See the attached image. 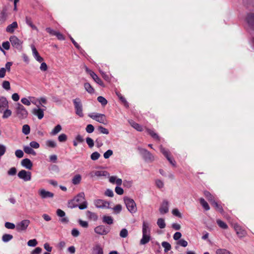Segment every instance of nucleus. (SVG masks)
Segmentation results:
<instances>
[{
	"mask_svg": "<svg viewBox=\"0 0 254 254\" xmlns=\"http://www.w3.org/2000/svg\"><path fill=\"white\" fill-rule=\"evenodd\" d=\"M204 194L210 203L212 201H215L214 196L208 191H204Z\"/></svg>",
	"mask_w": 254,
	"mask_h": 254,
	"instance_id": "nucleus-41",
	"label": "nucleus"
},
{
	"mask_svg": "<svg viewBox=\"0 0 254 254\" xmlns=\"http://www.w3.org/2000/svg\"><path fill=\"white\" fill-rule=\"evenodd\" d=\"M84 88L85 90L90 94H93L94 93L95 90L94 88L92 87L90 83L86 82L84 83Z\"/></svg>",
	"mask_w": 254,
	"mask_h": 254,
	"instance_id": "nucleus-34",
	"label": "nucleus"
},
{
	"mask_svg": "<svg viewBox=\"0 0 254 254\" xmlns=\"http://www.w3.org/2000/svg\"><path fill=\"white\" fill-rule=\"evenodd\" d=\"M100 157V153L96 151L92 153L90 156L91 159L93 161L98 160Z\"/></svg>",
	"mask_w": 254,
	"mask_h": 254,
	"instance_id": "nucleus-50",
	"label": "nucleus"
},
{
	"mask_svg": "<svg viewBox=\"0 0 254 254\" xmlns=\"http://www.w3.org/2000/svg\"><path fill=\"white\" fill-rule=\"evenodd\" d=\"M21 165L27 169L31 170L32 168L33 164L29 159L25 158L21 162Z\"/></svg>",
	"mask_w": 254,
	"mask_h": 254,
	"instance_id": "nucleus-21",
	"label": "nucleus"
},
{
	"mask_svg": "<svg viewBox=\"0 0 254 254\" xmlns=\"http://www.w3.org/2000/svg\"><path fill=\"white\" fill-rule=\"evenodd\" d=\"M24 151L28 154H32L33 155H36V152L33 149V148L30 146H24L23 147Z\"/></svg>",
	"mask_w": 254,
	"mask_h": 254,
	"instance_id": "nucleus-31",
	"label": "nucleus"
},
{
	"mask_svg": "<svg viewBox=\"0 0 254 254\" xmlns=\"http://www.w3.org/2000/svg\"><path fill=\"white\" fill-rule=\"evenodd\" d=\"M17 176L19 178L22 179L25 182L29 181L31 179V173L25 170L20 171Z\"/></svg>",
	"mask_w": 254,
	"mask_h": 254,
	"instance_id": "nucleus-10",
	"label": "nucleus"
},
{
	"mask_svg": "<svg viewBox=\"0 0 254 254\" xmlns=\"http://www.w3.org/2000/svg\"><path fill=\"white\" fill-rule=\"evenodd\" d=\"M211 204L221 213H222L223 212L224 210L222 208V206L219 204L216 201H215V200L212 201Z\"/></svg>",
	"mask_w": 254,
	"mask_h": 254,
	"instance_id": "nucleus-37",
	"label": "nucleus"
},
{
	"mask_svg": "<svg viewBox=\"0 0 254 254\" xmlns=\"http://www.w3.org/2000/svg\"><path fill=\"white\" fill-rule=\"evenodd\" d=\"M98 129L99 131L103 134H108L109 133V130L107 128L102 126H99Z\"/></svg>",
	"mask_w": 254,
	"mask_h": 254,
	"instance_id": "nucleus-62",
	"label": "nucleus"
},
{
	"mask_svg": "<svg viewBox=\"0 0 254 254\" xmlns=\"http://www.w3.org/2000/svg\"><path fill=\"white\" fill-rule=\"evenodd\" d=\"M38 193L41 198L46 199L48 198H53L54 194L49 191H47L44 189L39 190Z\"/></svg>",
	"mask_w": 254,
	"mask_h": 254,
	"instance_id": "nucleus-15",
	"label": "nucleus"
},
{
	"mask_svg": "<svg viewBox=\"0 0 254 254\" xmlns=\"http://www.w3.org/2000/svg\"><path fill=\"white\" fill-rule=\"evenodd\" d=\"M13 239V236L11 234H5L2 237V241L4 243H7Z\"/></svg>",
	"mask_w": 254,
	"mask_h": 254,
	"instance_id": "nucleus-40",
	"label": "nucleus"
},
{
	"mask_svg": "<svg viewBox=\"0 0 254 254\" xmlns=\"http://www.w3.org/2000/svg\"><path fill=\"white\" fill-rule=\"evenodd\" d=\"M129 122L131 127L136 129L137 131H141L142 130V127L139 124L135 123L132 120H131Z\"/></svg>",
	"mask_w": 254,
	"mask_h": 254,
	"instance_id": "nucleus-33",
	"label": "nucleus"
},
{
	"mask_svg": "<svg viewBox=\"0 0 254 254\" xmlns=\"http://www.w3.org/2000/svg\"><path fill=\"white\" fill-rule=\"evenodd\" d=\"M216 254H233L230 251L224 249H219L216 251Z\"/></svg>",
	"mask_w": 254,
	"mask_h": 254,
	"instance_id": "nucleus-47",
	"label": "nucleus"
},
{
	"mask_svg": "<svg viewBox=\"0 0 254 254\" xmlns=\"http://www.w3.org/2000/svg\"><path fill=\"white\" fill-rule=\"evenodd\" d=\"M128 236V231L126 228L122 229L120 233V236L122 238H126Z\"/></svg>",
	"mask_w": 254,
	"mask_h": 254,
	"instance_id": "nucleus-55",
	"label": "nucleus"
},
{
	"mask_svg": "<svg viewBox=\"0 0 254 254\" xmlns=\"http://www.w3.org/2000/svg\"><path fill=\"white\" fill-rule=\"evenodd\" d=\"M15 113L17 117L20 119H26L28 116V112L25 108L19 103L16 104Z\"/></svg>",
	"mask_w": 254,
	"mask_h": 254,
	"instance_id": "nucleus-2",
	"label": "nucleus"
},
{
	"mask_svg": "<svg viewBox=\"0 0 254 254\" xmlns=\"http://www.w3.org/2000/svg\"><path fill=\"white\" fill-rule=\"evenodd\" d=\"M4 226L5 228L8 229H14L15 228H16V226L14 223L9 222H5L4 224Z\"/></svg>",
	"mask_w": 254,
	"mask_h": 254,
	"instance_id": "nucleus-54",
	"label": "nucleus"
},
{
	"mask_svg": "<svg viewBox=\"0 0 254 254\" xmlns=\"http://www.w3.org/2000/svg\"><path fill=\"white\" fill-rule=\"evenodd\" d=\"M45 109H41L39 107L33 109V114L36 116L39 120L42 119L44 117V111Z\"/></svg>",
	"mask_w": 254,
	"mask_h": 254,
	"instance_id": "nucleus-20",
	"label": "nucleus"
},
{
	"mask_svg": "<svg viewBox=\"0 0 254 254\" xmlns=\"http://www.w3.org/2000/svg\"><path fill=\"white\" fill-rule=\"evenodd\" d=\"M62 128L60 125H57L50 132V134L51 135H55L58 134L59 132H60L62 130Z\"/></svg>",
	"mask_w": 254,
	"mask_h": 254,
	"instance_id": "nucleus-38",
	"label": "nucleus"
},
{
	"mask_svg": "<svg viewBox=\"0 0 254 254\" xmlns=\"http://www.w3.org/2000/svg\"><path fill=\"white\" fill-rule=\"evenodd\" d=\"M2 87L6 90L10 89V83L8 81H4L2 84Z\"/></svg>",
	"mask_w": 254,
	"mask_h": 254,
	"instance_id": "nucleus-60",
	"label": "nucleus"
},
{
	"mask_svg": "<svg viewBox=\"0 0 254 254\" xmlns=\"http://www.w3.org/2000/svg\"><path fill=\"white\" fill-rule=\"evenodd\" d=\"M25 22L26 23L30 26L32 29L36 30L37 31H38V29L37 27L33 24L32 19L31 17L29 16H26L25 17Z\"/></svg>",
	"mask_w": 254,
	"mask_h": 254,
	"instance_id": "nucleus-29",
	"label": "nucleus"
},
{
	"mask_svg": "<svg viewBox=\"0 0 254 254\" xmlns=\"http://www.w3.org/2000/svg\"><path fill=\"white\" fill-rule=\"evenodd\" d=\"M85 130L87 132L90 133L94 131V127L93 125L89 124L86 126Z\"/></svg>",
	"mask_w": 254,
	"mask_h": 254,
	"instance_id": "nucleus-58",
	"label": "nucleus"
},
{
	"mask_svg": "<svg viewBox=\"0 0 254 254\" xmlns=\"http://www.w3.org/2000/svg\"><path fill=\"white\" fill-rule=\"evenodd\" d=\"M216 222L218 225L222 229H226L228 228V226L226 223L221 220H217Z\"/></svg>",
	"mask_w": 254,
	"mask_h": 254,
	"instance_id": "nucleus-48",
	"label": "nucleus"
},
{
	"mask_svg": "<svg viewBox=\"0 0 254 254\" xmlns=\"http://www.w3.org/2000/svg\"><path fill=\"white\" fill-rule=\"evenodd\" d=\"M124 200L127 208L131 213L134 214L136 212V205L133 199L128 197H125Z\"/></svg>",
	"mask_w": 254,
	"mask_h": 254,
	"instance_id": "nucleus-1",
	"label": "nucleus"
},
{
	"mask_svg": "<svg viewBox=\"0 0 254 254\" xmlns=\"http://www.w3.org/2000/svg\"><path fill=\"white\" fill-rule=\"evenodd\" d=\"M147 132L154 139L157 140H160V137L156 133L154 132L153 130L151 129H147Z\"/></svg>",
	"mask_w": 254,
	"mask_h": 254,
	"instance_id": "nucleus-36",
	"label": "nucleus"
},
{
	"mask_svg": "<svg viewBox=\"0 0 254 254\" xmlns=\"http://www.w3.org/2000/svg\"><path fill=\"white\" fill-rule=\"evenodd\" d=\"M73 103L75 114L80 117H83V106L81 101L79 98H76L73 100Z\"/></svg>",
	"mask_w": 254,
	"mask_h": 254,
	"instance_id": "nucleus-3",
	"label": "nucleus"
},
{
	"mask_svg": "<svg viewBox=\"0 0 254 254\" xmlns=\"http://www.w3.org/2000/svg\"><path fill=\"white\" fill-rule=\"evenodd\" d=\"M8 10L6 7L2 8L0 12V24H3L8 19Z\"/></svg>",
	"mask_w": 254,
	"mask_h": 254,
	"instance_id": "nucleus-16",
	"label": "nucleus"
},
{
	"mask_svg": "<svg viewBox=\"0 0 254 254\" xmlns=\"http://www.w3.org/2000/svg\"><path fill=\"white\" fill-rule=\"evenodd\" d=\"M77 206H78L77 203H76V202H75L73 199L69 200L68 202V207L73 208L77 207Z\"/></svg>",
	"mask_w": 254,
	"mask_h": 254,
	"instance_id": "nucleus-52",
	"label": "nucleus"
},
{
	"mask_svg": "<svg viewBox=\"0 0 254 254\" xmlns=\"http://www.w3.org/2000/svg\"><path fill=\"white\" fill-rule=\"evenodd\" d=\"M85 69L86 72L91 76L95 82L102 86H104L103 81L94 72L90 70L86 66H85Z\"/></svg>",
	"mask_w": 254,
	"mask_h": 254,
	"instance_id": "nucleus-8",
	"label": "nucleus"
},
{
	"mask_svg": "<svg viewBox=\"0 0 254 254\" xmlns=\"http://www.w3.org/2000/svg\"><path fill=\"white\" fill-rule=\"evenodd\" d=\"M22 131L25 135H28L30 132V126L28 125H24L22 127Z\"/></svg>",
	"mask_w": 254,
	"mask_h": 254,
	"instance_id": "nucleus-45",
	"label": "nucleus"
},
{
	"mask_svg": "<svg viewBox=\"0 0 254 254\" xmlns=\"http://www.w3.org/2000/svg\"><path fill=\"white\" fill-rule=\"evenodd\" d=\"M142 234H149L150 235L151 229L150 228L149 223L146 221H143L142 223Z\"/></svg>",
	"mask_w": 254,
	"mask_h": 254,
	"instance_id": "nucleus-22",
	"label": "nucleus"
},
{
	"mask_svg": "<svg viewBox=\"0 0 254 254\" xmlns=\"http://www.w3.org/2000/svg\"><path fill=\"white\" fill-rule=\"evenodd\" d=\"M110 231V228L105 227L104 225H99L94 228L95 233L100 235H106L108 234Z\"/></svg>",
	"mask_w": 254,
	"mask_h": 254,
	"instance_id": "nucleus-9",
	"label": "nucleus"
},
{
	"mask_svg": "<svg viewBox=\"0 0 254 254\" xmlns=\"http://www.w3.org/2000/svg\"><path fill=\"white\" fill-rule=\"evenodd\" d=\"M160 149L161 153L164 155V156L166 158L168 161L170 162V163L173 166H176V161L170 156V151L164 148L162 145L160 146Z\"/></svg>",
	"mask_w": 254,
	"mask_h": 254,
	"instance_id": "nucleus-7",
	"label": "nucleus"
},
{
	"mask_svg": "<svg viewBox=\"0 0 254 254\" xmlns=\"http://www.w3.org/2000/svg\"><path fill=\"white\" fill-rule=\"evenodd\" d=\"M18 27L17 22L14 21L11 24L8 25L6 28V31L9 33H13L15 29Z\"/></svg>",
	"mask_w": 254,
	"mask_h": 254,
	"instance_id": "nucleus-25",
	"label": "nucleus"
},
{
	"mask_svg": "<svg viewBox=\"0 0 254 254\" xmlns=\"http://www.w3.org/2000/svg\"><path fill=\"white\" fill-rule=\"evenodd\" d=\"M32 54L35 60L39 63H41L43 61V58L41 57L38 52L36 48L34 45L31 46Z\"/></svg>",
	"mask_w": 254,
	"mask_h": 254,
	"instance_id": "nucleus-18",
	"label": "nucleus"
},
{
	"mask_svg": "<svg viewBox=\"0 0 254 254\" xmlns=\"http://www.w3.org/2000/svg\"><path fill=\"white\" fill-rule=\"evenodd\" d=\"M97 101L101 104V105L103 106H105L107 105L108 101L103 96H99L97 97Z\"/></svg>",
	"mask_w": 254,
	"mask_h": 254,
	"instance_id": "nucleus-49",
	"label": "nucleus"
},
{
	"mask_svg": "<svg viewBox=\"0 0 254 254\" xmlns=\"http://www.w3.org/2000/svg\"><path fill=\"white\" fill-rule=\"evenodd\" d=\"M177 244L183 247H186L188 246V242L184 239H180L177 242Z\"/></svg>",
	"mask_w": 254,
	"mask_h": 254,
	"instance_id": "nucleus-64",
	"label": "nucleus"
},
{
	"mask_svg": "<svg viewBox=\"0 0 254 254\" xmlns=\"http://www.w3.org/2000/svg\"><path fill=\"white\" fill-rule=\"evenodd\" d=\"M0 113L3 114L2 116L3 119H7L9 118L12 114L11 111L8 109V108L4 109L2 111L0 112Z\"/></svg>",
	"mask_w": 254,
	"mask_h": 254,
	"instance_id": "nucleus-32",
	"label": "nucleus"
},
{
	"mask_svg": "<svg viewBox=\"0 0 254 254\" xmlns=\"http://www.w3.org/2000/svg\"><path fill=\"white\" fill-rule=\"evenodd\" d=\"M199 202L202 207L206 211H208L210 209V207L208 204V203L204 200L203 198H200L199 199Z\"/></svg>",
	"mask_w": 254,
	"mask_h": 254,
	"instance_id": "nucleus-35",
	"label": "nucleus"
},
{
	"mask_svg": "<svg viewBox=\"0 0 254 254\" xmlns=\"http://www.w3.org/2000/svg\"><path fill=\"white\" fill-rule=\"evenodd\" d=\"M9 41L13 48L20 51L22 49V42L16 36H11L9 38Z\"/></svg>",
	"mask_w": 254,
	"mask_h": 254,
	"instance_id": "nucleus-6",
	"label": "nucleus"
},
{
	"mask_svg": "<svg viewBox=\"0 0 254 254\" xmlns=\"http://www.w3.org/2000/svg\"><path fill=\"white\" fill-rule=\"evenodd\" d=\"M67 139V135L64 133H62L58 136V140L61 142L66 141Z\"/></svg>",
	"mask_w": 254,
	"mask_h": 254,
	"instance_id": "nucleus-51",
	"label": "nucleus"
},
{
	"mask_svg": "<svg viewBox=\"0 0 254 254\" xmlns=\"http://www.w3.org/2000/svg\"><path fill=\"white\" fill-rule=\"evenodd\" d=\"M155 185L159 189L163 188L164 186L163 182L159 179H157L155 180Z\"/></svg>",
	"mask_w": 254,
	"mask_h": 254,
	"instance_id": "nucleus-56",
	"label": "nucleus"
},
{
	"mask_svg": "<svg viewBox=\"0 0 254 254\" xmlns=\"http://www.w3.org/2000/svg\"><path fill=\"white\" fill-rule=\"evenodd\" d=\"M89 176L92 178L95 177L99 178L102 177L107 178L109 177V173L106 171H94L91 172Z\"/></svg>",
	"mask_w": 254,
	"mask_h": 254,
	"instance_id": "nucleus-12",
	"label": "nucleus"
},
{
	"mask_svg": "<svg viewBox=\"0 0 254 254\" xmlns=\"http://www.w3.org/2000/svg\"><path fill=\"white\" fill-rule=\"evenodd\" d=\"M160 213L161 214H165L169 211V201L167 200H164L161 204L159 208Z\"/></svg>",
	"mask_w": 254,
	"mask_h": 254,
	"instance_id": "nucleus-17",
	"label": "nucleus"
},
{
	"mask_svg": "<svg viewBox=\"0 0 254 254\" xmlns=\"http://www.w3.org/2000/svg\"><path fill=\"white\" fill-rule=\"evenodd\" d=\"M234 228L238 235V236L242 238L244 237L247 235V232L245 230L242 228V227L238 225V224H235L234 225Z\"/></svg>",
	"mask_w": 254,
	"mask_h": 254,
	"instance_id": "nucleus-14",
	"label": "nucleus"
},
{
	"mask_svg": "<svg viewBox=\"0 0 254 254\" xmlns=\"http://www.w3.org/2000/svg\"><path fill=\"white\" fill-rule=\"evenodd\" d=\"M109 178V181L110 182V183H112V184H117L118 186H121L122 184V180L121 179H120V178H117V176H110L108 177Z\"/></svg>",
	"mask_w": 254,
	"mask_h": 254,
	"instance_id": "nucleus-24",
	"label": "nucleus"
},
{
	"mask_svg": "<svg viewBox=\"0 0 254 254\" xmlns=\"http://www.w3.org/2000/svg\"><path fill=\"white\" fill-rule=\"evenodd\" d=\"M29 224L30 221L29 220H23L16 224V229L18 232L25 231L27 229Z\"/></svg>",
	"mask_w": 254,
	"mask_h": 254,
	"instance_id": "nucleus-13",
	"label": "nucleus"
},
{
	"mask_svg": "<svg viewBox=\"0 0 254 254\" xmlns=\"http://www.w3.org/2000/svg\"><path fill=\"white\" fill-rule=\"evenodd\" d=\"M157 224L160 229L165 228L166 227V223L164 219L160 218L157 220Z\"/></svg>",
	"mask_w": 254,
	"mask_h": 254,
	"instance_id": "nucleus-42",
	"label": "nucleus"
},
{
	"mask_svg": "<svg viewBox=\"0 0 254 254\" xmlns=\"http://www.w3.org/2000/svg\"><path fill=\"white\" fill-rule=\"evenodd\" d=\"M86 141L87 144H88V146L90 148H92L94 146V141L93 140L90 138V137H87L86 139Z\"/></svg>",
	"mask_w": 254,
	"mask_h": 254,
	"instance_id": "nucleus-61",
	"label": "nucleus"
},
{
	"mask_svg": "<svg viewBox=\"0 0 254 254\" xmlns=\"http://www.w3.org/2000/svg\"><path fill=\"white\" fill-rule=\"evenodd\" d=\"M92 254H103V248L101 245L97 244L93 247Z\"/></svg>",
	"mask_w": 254,
	"mask_h": 254,
	"instance_id": "nucleus-23",
	"label": "nucleus"
},
{
	"mask_svg": "<svg viewBox=\"0 0 254 254\" xmlns=\"http://www.w3.org/2000/svg\"><path fill=\"white\" fill-rule=\"evenodd\" d=\"M76 203H81L85 200V195L83 192L79 193L76 196H75L73 199Z\"/></svg>",
	"mask_w": 254,
	"mask_h": 254,
	"instance_id": "nucleus-26",
	"label": "nucleus"
},
{
	"mask_svg": "<svg viewBox=\"0 0 254 254\" xmlns=\"http://www.w3.org/2000/svg\"><path fill=\"white\" fill-rule=\"evenodd\" d=\"M8 108V102L4 97H0V112Z\"/></svg>",
	"mask_w": 254,
	"mask_h": 254,
	"instance_id": "nucleus-19",
	"label": "nucleus"
},
{
	"mask_svg": "<svg viewBox=\"0 0 254 254\" xmlns=\"http://www.w3.org/2000/svg\"><path fill=\"white\" fill-rule=\"evenodd\" d=\"M88 116L100 123L106 124V116L104 114L92 113L89 114Z\"/></svg>",
	"mask_w": 254,
	"mask_h": 254,
	"instance_id": "nucleus-4",
	"label": "nucleus"
},
{
	"mask_svg": "<svg viewBox=\"0 0 254 254\" xmlns=\"http://www.w3.org/2000/svg\"><path fill=\"white\" fill-rule=\"evenodd\" d=\"M79 205H78L77 207L79 208V209L81 210H83L84 209H86L87 207V202L86 201L84 200Z\"/></svg>",
	"mask_w": 254,
	"mask_h": 254,
	"instance_id": "nucleus-63",
	"label": "nucleus"
},
{
	"mask_svg": "<svg viewBox=\"0 0 254 254\" xmlns=\"http://www.w3.org/2000/svg\"><path fill=\"white\" fill-rule=\"evenodd\" d=\"M46 145L48 147L55 148L57 146V143L54 140H48L46 141Z\"/></svg>",
	"mask_w": 254,
	"mask_h": 254,
	"instance_id": "nucleus-46",
	"label": "nucleus"
},
{
	"mask_svg": "<svg viewBox=\"0 0 254 254\" xmlns=\"http://www.w3.org/2000/svg\"><path fill=\"white\" fill-rule=\"evenodd\" d=\"M142 153L143 154L144 159L146 161H152L153 160V156L152 154L147 151L146 149H143Z\"/></svg>",
	"mask_w": 254,
	"mask_h": 254,
	"instance_id": "nucleus-27",
	"label": "nucleus"
},
{
	"mask_svg": "<svg viewBox=\"0 0 254 254\" xmlns=\"http://www.w3.org/2000/svg\"><path fill=\"white\" fill-rule=\"evenodd\" d=\"M94 204L98 208H109V202L103 199H97L94 201Z\"/></svg>",
	"mask_w": 254,
	"mask_h": 254,
	"instance_id": "nucleus-11",
	"label": "nucleus"
},
{
	"mask_svg": "<svg viewBox=\"0 0 254 254\" xmlns=\"http://www.w3.org/2000/svg\"><path fill=\"white\" fill-rule=\"evenodd\" d=\"M151 240L150 235L142 234V237L140 241V245H145L148 243Z\"/></svg>",
	"mask_w": 254,
	"mask_h": 254,
	"instance_id": "nucleus-28",
	"label": "nucleus"
},
{
	"mask_svg": "<svg viewBox=\"0 0 254 254\" xmlns=\"http://www.w3.org/2000/svg\"><path fill=\"white\" fill-rule=\"evenodd\" d=\"M161 245L164 248V252L165 253L169 252L171 249V245L167 242H163Z\"/></svg>",
	"mask_w": 254,
	"mask_h": 254,
	"instance_id": "nucleus-43",
	"label": "nucleus"
},
{
	"mask_svg": "<svg viewBox=\"0 0 254 254\" xmlns=\"http://www.w3.org/2000/svg\"><path fill=\"white\" fill-rule=\"evenodd\" d=\"M69 38L74 45V46L80 51L81 53H83L84 52V50L81 48V47L78 44L77 42L73 39V38L71 36H69Z\"/></svg>",
	"mask_w": 254,
	"mask_h": 254,
	"instance_id": "nucleus-44",
	"label": "nucleus"
},
{
	"mask_svg": "<svg viewBox=\"0 0 254 254\" xmlns=\"http://www.w3.org/2000/svg\"><path fill=\"white\" fill-rule=\"evenodd\" d=\"M81 180V176L79 174L76 175L72 179V183L74 185L79 184Z\"/></svg>",
	"mask_w": 254,
	"mask_h": 254,
	"instance_id": "nucleus-39",
	"label": "nucleus"
},
{
	"mask_svg": "<svg viewBox=\"0 0 254 254\" xmlns=\"http://www.w3.org/2000/svg\"><path fill=\"white\" fill-rule=\"evenodd\" d=\"M113 151L111 149H109L104 153L103 156L105 159H108L110 156H111L113 155Z\"/></svg>",
	"mask_w": 254,
	"mask_h": 254,
	"instance_id": "nucleus-59",
	"label": "nucleus"
},
{
	"mask_svg": "<svg viewBox=\"0 0 254 254\" xmlns=\"http://www.w3.org/2000/svg\"><path fill=\"white\" fill-rule=\"evenodd\" d=\"M246 20L248 24L249 31L250 32L254 31V12L248 13Z\"/></svg>",
	"mask_w": 254,
	"mask_h": 254,
	"instance_id": "nucleus-5",
	"label": "nucleus"
},
{
	"mask_svg": "<svg viewBox=\"0 0 254 254\" xmlns=\"http://www.w3.org/2000/svg\"><path fill=\"white\" fill-rule=\"evenodd\" d=\"M88 214L89 217L91 219H92L94 221H96L98 219V216L95 213L92 212L90 211H88Z\"/></svg>",
	"mask_w": 254,
	"mask_h": 254,
	"instance_id": "nucleus-53",
	"label": "nucleus"
},
{
	"mask_svg": "<svg viewBox=\"0 0 254 254\" xmlns=\"http://www.w3.org/2000/svg\"><path fill=\"white\" fill-rule=\"evenodd\" d=\"M113 209L114 210V212L116 214H119L122 211V206L121 204L116 205Z\"/></svg>",
	"mask_w": 254,
	"mask_h": 254,
	"instance_id": "nucleus-57",
	"label": "nucleus"
},
{
	"mask_svg": "<svg viewBox=\"0 0 254 254\" xmlns=\"http://www.w3.org/2000/svg\"><path fill=\"white\" fill-rule=\"evenodd\" d=\"M102 221L104 223L108 225H111L114 223L113 218L110 216H103L102 218Z\"/></svg>",
	"mask_w": 254,
	"mask_h": 254,
	"instance_id": "nucleus-30",
	"label": "nucleus"
}]
</instances>
